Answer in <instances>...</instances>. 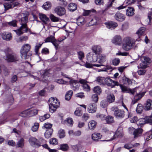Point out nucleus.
Masks as SVG:
<instances>
[{
    "mask_svg": "<svg viewBox=\"0 0 152 152\" xmlns=\"http://www.w3.org/2000/svg\"><path fill=\"white\" fill-rule=\"evenodd\" d=\"M50 111L51 113L55 111L59 105V102L57 99L51 97L48 101Z\"/></svg>",
    "mask_w": 152,
    "mask_h": 152,
    "instance_id": "obj_3",
    "label": "nucleus"
},
{
    "mask_svg": "<svg viewBox=\"0 0 152 152\" xmlns=\"http://www.w3.org/2000/svg\"><path fill=\"white\" fill-rule=\"evenodd\" d=\"M53 45L55 46L56 48L57 49L58 48V46L60 44V42L58 40H57L55 39L52 42Z\"/></svg>",
    "mask_w": 152,
    "mask_h": 152,
    "instance_id": "obj_64",
    "label": "nucleus"
},
{
    "mask_svg": "<svg viewBox=\"0 0 152 152\" xmlns=\"http://www.w3.org/2000/svg\"><path fill=\"white\" fill-rule=\"evenodd\" d=\"M50 73L48 71H41L39 73H38V77L35 76L31 75L30 76L34 78V79H37L39 80L44 81L46 80L47 77H49L50 75Z\"/></svg>",
    "mask_w": 152,
    "mask_h": 152,
    "instance_id": "obj_5",
    "label": "nucleus"
},
{
    "mask_svg": "<svg viewBox=\"0 0 152 152\" xmlns=\"http://www.w3.org/2000/svg\"><path fill=\"white\" fill-rule=\"evenodd\" d=\"M142 91V88L140 87H137L134 89H132L131 94L134 95L135 93L136 94L141 93Z\"/></svg>",
    "mask_w": 152,
    "mask_h": 152,
    "instance_id": "obj_30",
    "label": "nucleus"
},
{
    "mask_svg": "<svg viewBox=\"0 0 152 152\" xmlns=\"http://www.w3.org/2000/svg\"><path fill=\"white\" fill-rule=\"evenodd\" d=\"M29 142L31 146H39L40 144L38 142V140L35 137H31L29 139Z\"/></svg>",
    "mask_w": 152,
    "mask_h": 152,
    "instance_id": "obj_19",
    "label": "nucleus"
},
{
    "mask_svg": "<svg viewBox=\"0 0 152 152\" xmlns=\"http://www.w3.org/2000/svg\"><path fill=\"white\" fill-rule=\"evenodd\" d=\"M20 24L21 26L19 29L13 30L18 35L22 34L23 33L27 32L28 30L26 23H21Z\"/></svg>",
    "mask_w": 152,
    "mask_h": 152,
    "instance_id": "obj_8",
    "label": "nucleus"
},
{
    "mask_svg": "<svg viewBox=\"0 0 152 152\" xmlns=\"http://www.w3.org/2000/svg\"><path fill=\"white\" fill-rule=\"evenodd\" d=\"M75 115L77 116H80L82 115L83 114L82 111L79 108L76 109L74 112Z\"/></svg>",
    "mask_w": 152,
    "mask_h": 152,
    "instance_id": "obj_55",
    "label": "nucleus"
},
{
    "mask_svg": "<svg viewBox=\"0 0 152 152\" xmlns=\"http://www.w3.org/2000/svg\"><path fill=\"white\" fill-rule=\"evenodd\" d=\"M77 24L78 26H81L84 23V19L83 17L79 18L77 21Z\"/></svg>",
    "mask_w": 152,
    "mask_h": 152,
    "instance_id": "obj_45",
    "label": "nucleus"
},
{
    "mask_svg": "<svg viewBox=\"0 0 152 152\" xmlns=\"http://www.w3.org/2000/svg\"><path fill=\"white\" fill-rule=\"evenodd\" d=\"M90 55L88 57L89 61L91 63L96 61L97 60V56L94 53H90Z\"/></svg>",
    "mask_w": 152,
    "mask_h": 152,
    "instance_id": "obj_28",
    "label": "nucleus"
},
{
    "mask_svg": "<svg viewBox=\"0 0 152 152\" xmlns=\"http://www.w3.org/2000/svg\"><path fill=\"white\" fill-rule=\"evenodd\" d=\"M145 107V109L147 110L152 108V100L150 99L147 100Z\"/></svg>",
    "mask_w": 152,
    "mask_h": 152,
    "instance_id": "obj_29",
    "label": "nucleus"
},
{
    "mask_svg": "<svg viewBox=\"0 0 152 152\" xmlns=\"http://www.w3.org/2000/svg\"><path fill=\"white\" fill-rule=\"evenodd\" d=\"M92 50L96 55H99L102 52V49L99 45H94L92 47Z\"/></svg>",
    "mask_w": 152,
    "mask_h": 152,
    "instance_id": "obj_16",
    "label": "nucleus"
},
{
    "mask_svg": "<svg viewBox=\"0 0 152 152\" xmlns=\"http://www.w3.org/2000/svg\"><path fill=\"white\" fill-rule=\"evenodd\" d=\"M39 16L40 20H41L45 24H47L50 21L49 18L45 14L39 13Z\"/></svg>",
    "mask_w": 152,
    "mask_h": 152,
    "instance_id": "obj_15",
    "label": "nucleus"
},
{
    "mask_svg": "<svg viewBox=\"0 0 152 152\" xmlns=\"http://www.w3.org/2000/svg\"><path fill=\"white\" fill-rule=\"evenodd\" d=\"M129 129H134L133 134L134 138H137L141 136L142 134L143 130L141 128H138L137 129H134L132 127V128H129Z\"/></svg>",
    "mask_w": 152,
    "mask_h": 152,
    "instance_id": "obj_14",
    "label": "nucleus"
},
{
    "mask_svg": "<svg viewBox=\"0 0 152 152\" xmlns=\"http://www.w3.org/2000/svg\"><path fill=\"white\" fill-rule=\"evenodd\" d=\"M106 78L102 77H99L97 78V81L99 84H105Z\"/></svg>",
    "mask_w": 152,
    "mask_h": 152,
    "instance_id": "obj_36",
    "label": "nucleus"
},
{
    "mask_svg": "<svg viewBox=\"0 0 152 152\" xmlns=\"http://www.w3.org/2000/svg\"><path fill=\"white\" fill-rule=\"evenodd\" d=\"M39 126V124L37 123H35L34 125L32 127V130L34 132L38 130Z\"/></svg>",
    "mask_w": 152,
    "mask_h": 152,
    "instance_id": "obj_61",
    "label": "nucleus"
},
{
    "mask_svg": "<svg viewBox=\"0 0 152 152\" xmlns=\"http://www.w3.org/2000/svg\"><path fill=\"white\" fill-rule=\"evenodd\" d=\"M3 39L7 41L11 40L12 38V36L11 33L7 32L4 33L2 34Z\"/></svg>",
    "mask_w": 152,
    "mask_h": 152,
    "instance_id": "obj_22",
    "label": "nucleus"
},
{
    "mask_svg": "<svg viewBox=\"0 0 152 152\" xmlns=\"http://www.w3.org/2000/svg\"><path fill=\"white\" fill-rule=\"evenodd\" d=\"M115 138L118 137H122L124 135V133L122 129H118L115 133Z\"/></svg>",
    "mask_w": 152,
    "mask_h": 152,
    "instance_id": "obj_37",
    "label": "nucleus"
},
{
    "mask_svg": "<svg viewBox=\"0 0 152 152\" xmlns=\"http://www.w3.org/2000/svg\"><path fill=\"white\" fill-rule=\"evenodd\" d=\"M96 117L97 118H99L102 120H106V119L105 115H104L99 113H97L96 115Z\"/></svg>",
    "mask_w": 152,
    "mask_h": 152,
    "instance_id": "obj_58",
    "label": "nucleus"
},
{
    "mask_svg": "<svg viewBox=\"0 0 152 152\" xmlns=\"http://www.w3.org/2000/svg\"><path fill=\"white\" fill-rule=\"evenodd\" d=\"M12 2L11 1H8L4 4V5L5 10H7L9 9L12 8Z\"/></svg>",
    "mask_w": 152,
    "mask_h": 152,
    "instance_id": "obj_31",
    "label": "nucleus"
},
{
    "mask_svg": "<svg viewBox=\"0 0 152 152\" xmlns=\"http://www.w3.org/2000/svg\"><path fill=\"white\" fill-rule=\"evenodd\" d=\"M59 147V149L63 151H67L69 148V145L67 144H61Z\"/></svg>",
    "mask_w": 152,
    "mask_h": 152,
    "instance_id": "obj_35",
    "label": "nucleus"
},
{
    "mask_svg": "<svg viewBox=\"0 0 152 152\" xmlns=\"http://www.w3.org/2000/svg\"><path fill=\"white\" fill-rule=\"evenodd\" d=\"M134 9L131 7H128L126 10V14L128 16H132L134 14Z\"/></svg>",
    "mask_w": 152,
    "mask_h": 152,
    "instance_id": "obj_27",
    "label": "nucleus"
},
{
    "mask_svg": "<svg viewBox=\"0 0 152 152\" xmlns=\"http://www.w3.org/2000/svg\"><path fill=\"white\" fill-rule=\"evenodd\" d=\"M65 123L67 124L70 125H72L73 124V121L72 118H67L65 121Z\"/></svg>",
    "mask_w": 152,
    "mask_h": 152,
    "instance_id": "obj_63",
    "label": "nucleus"
},
{
    "mask_svg": "<svg viewBox=\"0 0 152 152\" xmlns=\"http://www.w3.org/2000/svg\"><path fill=\"white\" fill-rule=\"evenodd\" d=\"M143 109V107L141 104H138L136 109V111L137 113H141Z\"/></svg>",
    "mask_w": 152,
    "mask_h": 152,
    "instance_id": "obj_52",
    "label": "nucleus"
},
{
    "mask_svg": "<svg viewBox=\"0 0 152 152\" xmlns=\"http://www.w3.org/2000/svg\"><path fill=\"white\" fill-rule=\"evenodd\" d=\"M93 91L95 93L99 94L102 92V90L99 86H97L95 87L93 89Z\"/></svg>",
    "mask_w": 152,
    "mask_h": 152,
    "instance_id": "obj_48",
    "label": "nucleus"
},
{
    "mask_svg": "<svg viewBox=\"0 0 152 152\" xmlns=\"http://www.w3.org/2000/svg\"><path fill=\"white\" fill-rule=\"evenodd\" d=\"M53 132L52 129H50L49 130H46L45 133V137L47 138H49L51 136Z\"/></svg>",
    "mask_w": 152,
    "mask_h": 152,
    "instance_id": "obj_38",
    "label": "nucleus"
},
{
    "mask_svg": "<svg viewBox=\"0 0 152 152\" xmlns=\"http://www.w3.org/2000/svg\"><path fill=\"white\" fill-rule=\"evenodd\" d=\"M140 59L141 62L138 66L139 69H145L151 62L150 59L146 56H141Z\"/></svg>",
    "mask_w": 152,
    "mask_h": 152,
    "instance_id": "obj_4",
    "label": "nucleus"
},
{
    "mask_svg": "<svg viewBox=\"0 0 152 152\" xmlns=\"http://www.w3.org/2000/svg\"><path fill=\"white\" fill-rule=\"evenodd\" d=\"M91 98L92 101L95 103L97 102L98 100V95L96 94L93 95L91 96Z\"/></svg>",
    "mask_w": 152,
    "mask_h": 152,
    "instance_id": "obj_60",
    "label": "nucleus"
},
{
    "mask_svg": "<svg viewBox=\"0 0 152 152\" xmlns=\"http://www.w3.org/2000/svg\"><path fill=\"white\" fill-rule=\"evenodd\" d=\"M79 82L83 84V87L84 89L87 91H89L90 90V88L89 86L87 84L88 82L85 80L80 79L79 80Z\"/></svg>",
    "mask_w": 152,
    "mask_h": 152,
    "instance_id": "obj_21",
    "label": "nucleus"
},
{
    "mask_svg": "<svg viewBox=\"0 0 152 152\" xmlns=\"http://www.w3.org/2000/svg\"><path fill=\"white\" fill-rule=\"evenodd\" d=\"M144 138L147 141L152 138V135L151 132H147L144 134Z\"/></svg>",
    "mask_w": 152,
    "mask_h": 152,
    "instance_id": "obj_44",
    "label": "nucleus"
},
{
    "mask_svg": "<svg viewBox=\"0 0 152 152\" xmlns=\"http://www.w3.org/2000/svg\"><path fill=\"white\" fill-rule=\"evenodd\" d=\"M24 140L23 138H21L17 142L16 145L18 147L22 148L24 146Z\"/></svg>",
    "mask_w": 152,
    "mask_h": 152,
    "instance_id": "obj_42",
    "label": "nucleus"
},
{
    "mask_svg": "<svg viewBox=\"0 0 152 152\" xmlns=\"http://www.w3.org/2000/svg\"><path fill=\"white\" fill-rule=\"evenodd\" d=\"M105 84L112 88L114 87L115 86H118L119 84L117 82L113 80L109 77L106 78Z\"/></svg>",
    "mask_w": 152,
    "mask_h": 152,
    "instance_id": "obj_9",
    "label": "nucleus"
},
{
    "mask_svg": "<svg viewBox=\"0 0 152 152\" xmlns=\"http://www.w3.org/2000/svg\"><path fill=\"white\" fill-rule=\"evenodd\" d=\"M135 42L134 39L129 37H126L123 39L122 48L125 50L128 51L135 45Z\"/></svg>",
    "mask_w": 152,
    "mask_h": 152,
    "instance_id": "obj_2",
    "label": "nucleus"
},
{
    "mask_svg": "<svg viewBox=\"0 0 152 152\" xmlns=\"http://www.w3.org/2000/svg\"><path fill=\"white\" fill-rule=\"evenodd\" d=\"M73 94V91L72 90L68 91L65 95V99L66 100L69 101L70 99Z\"/></svg>",
    "mask_w": 152,
    "mask_h": 152,
    "instance_id": "obj_41",
    "label": "nucleus"
},
{
    "mask_svg": "<svg viewBox=\"0 0 152 152\" xmlns=\"http://www.w3.org/2000/svg\"><path fill=\"white\" fill-rule=\"evenodd\" d=\"M18 17L19 19H20L21 23H26L28 20V18L26 14L21 13L19 15Z\"/></svg>",
    "mask_w": 152,
    "mask_h": 152,
    "instance_id": "obj_18",
    "label": "nucleus"
},
{
    "mask_svg": "<svg viewBox=\"0 0 152 152\" xmlns=\"http://www.w3.org/2000/svg\"><path fill=\"white\" fill-rule=\"evenodd\" d=\"M50 117V115L49 114H47L44 115L40 116L39 117V119L40 121L42 122L46 119Z\"/></svg>",
    "mask_w": 152,
    "mask_h": 152,
    "instance_id": "obj_46",
    "label": "nucleus"
},
{
    "mask_svg": "<svg viewBox=\"0 0 152 152\" xmlns=\"http://www.w3.org/2000/svg\"><path fill=\"white\" fill-rule=\"evenodd\" d=\"M54 11L57 15L59 16H62L65 14V10L62 7L58 6L55 8Z\"/></svg>",
    "mask_w": 152,
    "mask_h": 152,
    "instance_id": "obj_11",
    "label": "nucleus"
},
{
    "mask_svg": "<svg viewBox=\"0 0 152 152\" xmlns=\"http://www.w3.org/2000/svg\"><path fill=\"white\" fill-rule=\"evenodd\" d=\"M120 87L121 89L122 92L124 93H128L131 94L132 89H129L125 86L120 85Z\"/></svg>",
    "mask_w": 152,
    "mask_h": 152,
    "instance_id": "obj_32",
    "label": "nucleus"
},
{
    "mask_svg": "<svg viewBox=\"0 0 152 152\" xmlns=\"http://www.w3.org/2000/svg\"><path fill=\"white\" fill-rule=\"evenodd\" d=\"M49 17L51 20L53 22H57L59 20V18L55 16L52 14H50Z\"/></svg>",
    "mask_w": 152,
    "mask_h": 152,
    "instance_id": "obj_49",
    "label": "nucleus"
},
{
    "mask_svg": "<svg viewBox=\"0 0 152 152\" xmlns=\"http://www.w3.org/2000/svg\"><path fill=\"white\" fill-rule=\"evenodd\" d=\"M146 120V124L148 123L150 124H152V116H146L145 118Z\"/></svg>",
    "mask_w": 152,
    "mask_h": 152,
    "instance_id": "obj_57",
    "label": "nucleus"
},
{
    "mask_svg": "<svg viewBox=\"0 0 152 152\" xmlns=\"http://www.w3.org/2000/svg\"><path fill=\"white\" fill-rule=\"evenodd\" d=\"M96 105L94 103L89 104L87 107V111L89 113H95L96 111Z\"/></svg>",
    "mask_w": 152,
    "mask_h": 152,
    "instance_id": "obj_12",
    "label": "nucleus"
},
{
    "mask_svg": "<svg viewBox=\"0 0 152 152\" xmlns=\"http://www.w3.org/2000/svg\"><path fill=\"white\" fill-rule=\"evenodd\" d=\"M145 30V28L144 27L140 28L139 29L136 33L138 37L140 38V36L144 33Z\"/></svg>",
    "mask_w": 152,
    "mask_h": 152,
    "instance_id": "obj_34",
    "label": "nucleus"
},
{
    "mask_svg": "<svg viewBox=\"0 0 152 152\" xmlns=\"http://www.w3.org/2000/svg\"><path fill=\"white\" fill-rule=\"evenodd\" d=\"M58 135L60 138L64 137L65 136V133L64 130L62 129H60L58 132Z\"/></svg>",
    "mask_w": 152,
    "mask_h": 152,
    "instance_id": "obj_40",
    "label": "nucleus"
},
{
    "mask_svg": "<svg viewBox=\"0 0 152 152\" xmlns=\"http://www.w3.org/2000/svg\"><path fill=\"white\" fill-rule=\"evenodd\" d=\"M146 124V120L145 118H141L138 120L137 124L142 125Z\"/></svg>",
    "mask_w": 152,
    "mask_h": 152,
    "instance_id": "obj_59",
    "label": "nucleus"
},
{
    "mask_svg": "<svg viewBox=\"0 0 152 152\" xmlns=\"http://www.w3.org/2000/svg\"><path fill=\"white\" fill-rule=\"evenodd\" d=\"M31 46L28 44L24 45L20 50L21 56L23 59L29 58L31 56V53L29 52Z\"/></svg>",
    "mask_w": 152,
    "mask_h": 152,
    "instance_id": "obj_1",
    "label": "nucleus"
},
{
    "mask_svg": "<svg viewBox=\"0 0 152 152\" xmlns=\"http://www.w3.org/2000/svg\"><path fill=\"white\" fill-rule=\"evenodd\" d=\"M107 100L110 103H112L115 101V96L113 94L109 95L107 96Z\"/></svg>",
    "mask_w": 152,
    "mask_h": 152,
    "instance_id": "obj_43",
    "label": "nucleus"
},
{
    "mask_svg": "<svg viewBox=\"0 0 152 152\" xmlns=\"http://www.w3.org/2000/svg\"><path fill=\"white\" fill-rule=\"evenodd\" d=\"M99 58L98 60V62L102 64L104 63L105 61L106 56L104 54H99Z\"/></svg>",
    "mask_w": 152,
    "mask_h": 152,
    "instance_id": "obj_33",
    "label": "nucleus"
},
{
    "mask_svg": "<svg viewBox=\"0 0 152 152\" xmlns=\"http://www.w3.org/2000/svg\"><path fill=\"white\" fill-rule=\"evenodd\" d=\"M44 126V127L46 128L47 130H49L50 129H52L51 127L52 126V124L48 123H45Z\"/></svg>",
    "mask_w": 152,
    "mask_h": 152,
    "instance_id": "obj_62",
    "label": "nucleus"
},
{
    "mask_svg": "<svg viewBox=\"0 0 152 152\" xmlns=\"http://www.w3.org/2000/svg\"><path fill=\"white\" fill-rule=\"evenodd\" d=\"M55 37L54 36H50L49 37H48L46 38L45 40V42H53V41L55 39Z\"/></svg>",
    "mask_w": 152,
    "mask_h": 152,
    "instance_id": "obj_56",
    "label": "nucleus"
},
{
    "mask_svg": "<svg viewBox=\"0 0 152 152\" xmlns=\"http://www.w3.org/2000/svg\"><path fill=\"white\" fill-rule=\"evenodd\" d=\"M106 27L108 28H114L118 26L117 23L115 22H111L105 23Z\"/></svg>",
    "mask_w": 152,
    "mask_h": 152,
    "instance_id": "obj_24",
    "label": "nucleus"
},
{
    "mask_svg": "<svg viewBox=\"0 0 152 152\" xmlns=\"http://www.w3.org/2000/svg\"><path fill=\"white\" fill-rule=\"evenodd\" d=\"M29 110V116H33L37 115L38 113V110L36 109Z\"/></svg>",
    "mask_w": 152,
    "mask_h": 152,
    "instance_id": "obj_47",
    "label": "nucleus"
},
{
    "mask_svg": "<svg viewBox=\"0 0 152 152\" xmlns=\"http://www.w3.org/2000/svg\"><path fill=\"white\" fill-rule=\"evenodd\" d=\"M4 59L9 62H13L18 61L19 57L16 54L12 53L7 54L4 57Z\"/></svg>",
    "mask_w": 152,
    "mask_h": 152,
    "instance_id": "obj_6",
    "label": "nucleus"
},
{
    "mask_svg": "<svg viewBox=\"0 0 152 152\" xmlns=\"http://www.w3.org/2000/svg\"><path fill=\"white\" fill-rule=\"evenodd\" d=\"M112 42L115 45H121L122 43V38L120 35H115L112 39Z\"/></svg>",
    "mask_w": 152,
    "mask_h": 152,
    "instance_id": "obj_10",
    "label": "nucleus"
},
{
    "mask_svg": "<svg viewBox=\"0 0 152 152\" xmlns=\"http://www.w3.org/2000/svg\"><path fill=\"white\" fill-rule=\"evenodd\" d=\"M77 7V5L74 3H70L68 5V9L70 11L73 12L75 10Z\"/></svg>",
    "mask_w": 152,
    "mask_h": 152,
    "instance_id": "obj_26",
    "label": "nucleus"
},
{
    "mask_svg": "<svg viewBox=\"0 0 152 152\" xmlns=\"http://www.w3.org/2000/svg\"><path fill=\"white\" fill-rule=\"evenodd\" d=\"M50 144L53 145H55L58 144V140L56 138H53L50 140L49 141Z\"/></svg>",
    "mask_w": 152,
    "mask_h": 152,
    "instance_id": "obj_51",
    "label": "nucleus"
},
{
    "mask_svg": "<svg viewBox=\"0 0 152 152\" xmlns=\"http://www.w3.org/2000/svg\"><path fill=\"white\" fill-rule=\"evenodd\" d=\"M69 83L72 85V88L75 90L78 88L79 86V82L76 80L71 79L70 80Z\"/></svg>",
    "mask_w": 152,
    "mask_h": 152,
    "instance_id": "obj_20",
    "label": "nucleus"
},
{
    "mask_svg": "<svg viewBox=\"0 0 152 152\" xmlns=\"http://www.w3.org/2000/svg\"><path fill=\"white\" fill-rule=\"evenodd\" d=\"M111 109L114 112V115L117 118H122L124 117L125 112L124 110L118 109L117 108L114 107H112Z\"/></svg>",
    "mask_w": 152,
    "mask_h": 152,
    "instance_id": "obj_7",
    "label": "nucleus"
},
{
    "mask_svg": "<svg viewBox=\"0 0 152 152\" xmlns=\"http://www.w3.org/2000/svg\"><path fill=\"white\" fill-rule=\"evenodd\" d=\"M114 18L115 19L119 22H122L124 20L126 17L125 15L119 12H117L116 13Z\"/></svg>",
    "mask_w": 152,
    "mask_h": 152,
    "instance_id": "obj_13",
    "label": "nucleus"
},
{
    "mask_svg": "<svg viewBox=\"0 0 152 152\" xmlns=\"http://www.w3.org/2000/svg\"><path fill=\"white\" fill-rule=\"evenodd\" d=\"M51 7V3L49 1H47L45 2L42 6L43 8L46 10H49L50 9Z\"/></svg>",
    "mask_w": 152,
    "mask_h": 152,
    "instance_id": "obj_39",
    "label": "nucleus"
},
{
    "mask_svg": "<svg viewBox=\"0 0 152 152\" xmlns=\"http://www.w3.org/2000/svg\"><path fill=\"white\" fill-rule=\"evenodd\" d=\"M28 113L29 110H26L20 113L19 114V115L23 117L28 116H29Z\"/></svg>",
    "mask_w": 152,
    "mask_h": 152,
    "instance_id": "obj_50",
    "label": "nucleus"
},
{
    "mask_svg": "<svg viewBox=\"0 0 152 152\" xmlns=\"http://www.w3.org/2000/svg\"><path fill=\"white\" fill-rule=\"evenodd\" d=\"M108 137L110 138V140H111L115 138V133L112 132L110 131L109 133H107Z\"/></svg>",
    "mask_w": 152,
    "mask_h": 152,
    "instance_id": "obj_53",
    "label": "nucleus"
},
{
    "mask_svg": "<svg viewBox=\"0 0 152 152\" xmlns=\"http://www.w3.org/2000/svg\"><path fill=\"white\" fill-rule=\"evenodd\" d=\"M134 2L135 0H125L124 4L122 5L117 7V9L118 10L122 9L126 7V5H125V4L127 5H130L133 3Z\"/></svg>",
    "mask_w": 152,
    "mask_h": 152,
    "instance_id": "obj_17",
    "label": "nucleus"
},
{
    "mask_svg": "<svg viewBox=\"0 0 152 152\" xmlns=\"http://www.w3.org/2000/svg\"><path fill=\"white\" fill-rule=\"evenodd\" d=\"M97 123L94 120L90 121L88 124V128L91 130H94L96 128Z\"/></svg>",
    "mask_w": 152,
    "mask_h": 152,
    "instance_id": "obj_23",
    "label": "nucleus"
},
{
    "mask_svg": "<svg viewBox=\"0 0 152 152\" xmlns=\"http://www.w3.org/2000/svg\"><path fill=\"white\" fill-rule=\"evenodd\" d=\"M102 136L100 134L98 133L95 132L92 134V139L94 140L98 141L101 138Z\"/></svg>",
    "mask_w": 152,
    "mask_h": 152,
    "instance_id": "obj_25",
    "label": "nucleus"
},
{
    "mask_svg": "<svg viewBox=\"0 0 152 152\" xmlns=\"http://www.w3.org/2000/svg\"><path fill=\"white\" fill-rule=\"evenodd\" d=\"M106 122L108 124H111L114 122L113 118L111 116H108L106 119Z\"/></svg>",
    "mask_w": 152,
    "mask_h": 152,
    "instance_id": "obj_54",
    "label": "nucleus"
}]
</instances>
